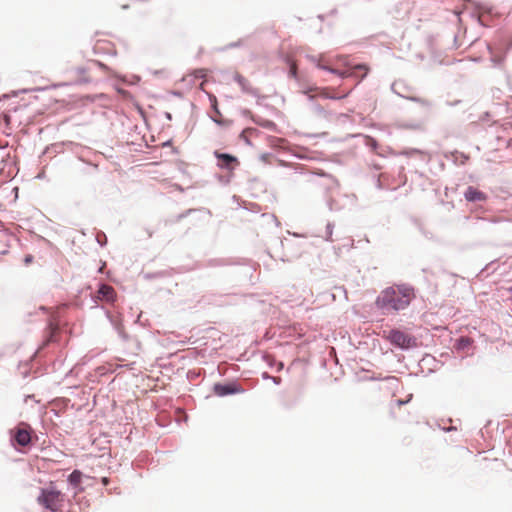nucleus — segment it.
<instances>
[{"mask_svg": "<svg viewBox=\"0 0 512 512\" xmlns=\"http://www.w3.org/2000/svg\"><path fill=\"white\" fill-rule=\"evenodd\" d=\"M375 305L384 315H388L406 309L409 306V300L400 297L395 287H387L377 296Z\"/></svg>", "mask_w": 512, "mask_h": 512, "instance_id": "f257e3e1", "label": "nucleus"}, {"mask_svg": "<svg viewBox=\"0 0 512 512\" xmlns=\"http://www.w3.org/2000/svg\"><path fill=\"white\" fill-rule=\"evenodd\" d=\"M37 501L45 509L57 512L64 502V495L51 483L48 487L40 489Z\"/></svg>", "mask_w": 512, "mask_h": 512, "instance_id": "f03ea898", "label": "nucleus"}, {"mask_svg": "<svg viewBox=\"0 0 512 512\" xmlns=\"http://www.w3.org/2000/svg\"><path fill=\"white\" fill-rule=\"evenodd\" d=\"M308 58L316 63L317 67L321 70H325L331 74H335L337 76H339L340 78H348V77H357V72L358 71H363V74L361 75L359 81H361L362 79H364L367 74H368V71H369V68L366 64H356L354 66H351L349 69L347 70H344V71H341V70H338V69H334V68H331L329 66H326V65H322L320 63L317 62V59L314 57V56H308Z\"/></svg>", "mask_w": 512, "mask_h": 512, "instance_id": "7ed1b4c3", "label": "nucleus"}, {"mask_svg": "<svg viewBox=\"0 0 512 512\" xmlns=\"http://www.w3.org/2000/svg\"><path fill=\"white\" fill-rule=\"evenodd\" d=\"M387 340L395 347L402 350H408L417 346V339L399 329L389 331Z\"/></svg>", "mask_w": 512, "mask_h": 512, "instance_id": "20e7f679", "label": "nucleus"}, {"mask_svg": "<svg viewBox=\"0 0 512 512\" xmlns=\"http://www.w3.org/2000/svg\"><path fill=\"white\" fill-rule=\"evenodd\" d=\"M213 155L217 159L216 166L230 174H233V171L240 165L238 158L232 154L215 150Z\"/></svg>", "mask_w": 512, "mask_h": 512, "instance_id": "39448f33", "label": "nucleus"}, {"mask_svg": "<svg viewBox=\"0 0 512 512\" xmlns=\"http://www.w3.org/2000/svg\"><path fill=\"white\" fill-rule=\"evenodd\" d=\"M213 392L219 397H225L234 394L244 393V388L236 381L226 383H215L213 385Z\"/></svg>", "mask_w": 512, "mask_h": 512, "instance_id": "423d86ee", "label": "nucleus"}, {"mask_svg": "<svg viewBox=\"0 0 512 512\" xmlns=\"http://www.w3.org/2000/svg\"><path fill=\"white\" fill-rule=\"evenodd\" d=\"M22 426L10 431L11 441L21 447H26L31 443V429L24 423H22Z\"/></svg>", "mask_w": 512, "mask_h": 512, "instance_id": "0eeeda50", "label": "nucleus"}, {"mask_svg": "<svg viewBox=\"0 0 512 512\" xmlns=\"http://www.w3.org/2000/svg\"><path fill=\"white\" fill-rule=\"evenodd\" d=\"M463 197L470 203H482L488 200V195L474 186H468L463 193Z\"/></svg>", "mask_w": 512, "mask_h": 512, "instance_id": "6e6552de", "label": "nucleus"}, {"mask_svg": "<svg viewBox=\"0 0 512 512\" xmlns=\"http://www.w3.org/2000/svg\"><path fill=\"white\" fill-rule=\"evenodd\" d=\"M234 80L239 84L243 93L252 95L254 97H258V90L253 88L247 79H245L242 75L236 73L234 75Z\"/></svg>", "mask_w": 512, "mask_h": 512, "instance_id": "1a4fd4ad", "label": "nucleus"}, {"mask_svg": "<svg viewBox=\"0 0 512 512\" xmlns=\"http://www.w3.org/2000/svg\"><path fill=\"white\" fill-rule=\"evenodd\" d=\"M98 294L101 299L107 302H113L116 297L115 290L110 285L103 283L99 285Z\"/></svg>", "mask_w": 512, "mask_h": 512, "instance_id": "9d476101", "label": "nucleus"}, {"mask_svg": "<svg viewBox=\"0 0 512 512\" xmlns=\"http://www.w3.org/2000/svg\"><path fill=\"white\" fill-rule=\"evenodd\" d=\"M396 293L403 297L404 299L409 300V304L411 303L412 299L415 297L414 294V288L408 284H400L396 286Z\"/></svg>", "mask_w": 512, "mask_h": 512, "instance_id": "9b49d317", "label": "nucleus"}, {"mask_svg": "<svg viewBox=\"0 0 512 512\" xmlns=\"http://www.w3.org/2000/svg\"><path fill=\"white\" fill-rule=\"evenodd\" d=\"M400 87H402V84L400 82H394L391 86V89L394 93H396L397 95H399L401 97L408 98V99L418 102L421 105L426 106V107L431 106V103L428 100L417 98V97H408V96L402 94L401 91L399 90Z\"/></svg>", "mask_w": 512, "mask_h": 512, "instance_id": "f8f14e48", "label": "nucleus"}, {"mask_svg": "<svg viewBox=\"0 0 512 512\" xmlns=\"http://www.w3.org/2000/svg\"><path fill=\"white\" fill-rule=\"evenodd\" d=\"M82 476V472L76 469L69 474L67 481L73 488L77 489L81 483Z\"/></svg>", "mask_w": 512, "mask_h": 512, "instance_id": "ddd939ff", "label": "nucleus"}, {"mask_svg": "<svg viewBox=\"0 0 512 512\" xmlns=\"http://www.w3.org/2000/svg\"><path fill=\"white\" fill-rule=\"evenodd\" d=\"M473 343V340L466 336H461L458 339H456L454 347L458 351H464L468 347H470Z\"/></svg>", "mask_w": 512, "mask_h": 512, "instance_id": "4468645a", "label": "nucleus"}, {"mask_svg": "<svg viewBox=\"0 0 512 512\" xmlns=\"http://www.w3.org/2000/svg\"><path fill=\"white\" fill-rule=\"evenodd\" d=\"M106 315H107V318L109 319L110 323L114 327V329L117 331L118 335L122 339L126 340L127 339V335L123 331V328H122V325H121L120 321H118L117 319L113 318L112 315L109 312H107Z\"/></svg>", "mask_w": 512, "mask_h": 512, "instance_id": "2eb2a0df", "label": "nucleus"}, {"mask_svg": "<svg viewBox=\"0 0 512 512\" xmlns=\"http://www.w3.org/2000/svg\"><path fill=\"white\" fill-rule=\"evenodd\" d=\"M333 229H334V224L332 222H328L326 225V235H325L326 241H332Z\"/></svg>", "mask_w": 512, "mask_h": 512, "instance_id": "dca6fc26", "label": "nucleus"}, {"mask_svg": "<svg viewBox=\"0 0 512 512\" xmlns=\"http://www.w3.org/2000/svg\"><path fill=\"white\" fill-rule=\"evenodd\" d=\"M96 240L100 244V246H105L107 243V237L103 232L97 235Z\"/></svg>", "mask_w": 512, "mask_h": 512, "instance_id": "f3484780", "label": "nucleus"}, {"mask_svg": "<svg viewBox=\"0 0 512 512\" xmlns=\"http://www.w3.org/2000/svg\"><path fill=\"white\" fill-rule=\"evenodd\" d=\"M209 98H210V101H211V105H212L213 110H214L218 115H220V111H219V109H218V107H217V100H216V97H215V96L210 95V96H209Z\"/></svg>", "mask_w": 512, "mask_h": 512, "instance_id": "a211bd4d", "label": "nucleus"}, {"mask_svg": "<svg viewBox=\"0 0 512 512\" xmlns=\"http://www.w3.org/2000/svg\"><path fill=\"white\" fill-rule=\"evenodd\" d=\"M349 94L346 93V94H343V95H329V94H325L324 97L327 98V99H333V100H340V99H343L345 97H347Z\"/></svg>", "mask_w": 512, "mask_h": 512, "instance_id": "6ab92c4d", "label": "nucleus"}, {"mask_svg": "<svg viewBox=\"0 0 512 512\" xmlns=\"http://www.w3.org/2000/svg\"><path fill=\"white\" fill-rule=\"evenodd\" d=\"M231 176H232V174L231 175H219L218 179L221 183L227 185L231 181Z\"/></svg>", "mask_w": 512, "mask_h": 512, "instance_id": "aec40b11", "label": "nucleus"}, {"mask_svg": "<svg viewBox=\"0 0 512 512\" xmlns=\"http://www.w3.org/2000/svg\"><path fill=\"white\" fill-rule=\"evenodd\" d=\"M367 145H368L371 149L376 150V148H377V146H378V143H377V141H376L375 139H373V138L369 137V138L367 139Z\"/></svg>", "mask_w": 512, "mask_h": 512, "instance_id": "412c9836", "label": "nucleus"}, {"mask_svg": "<svg viewBox=\"0 0 512 512\" xmlns=\"http://www.w3.org/2000/svg\"><path fill=\"white\" fill-rule=\"evenodd\" d=\"M289 76L293 77V78H297V68L294 64L290 65Z\"/></svg>", "mask_w": 512, "mask_h": 512, "instance_id": "4be33fe9", "label": "nucleus"}, {"mask_svg": "<svg viewBox=\"0 0 512 512\" xmlns=\"http://www.w3.org/2000/svg\"><path fill=\"white\" fill-rule=\"evenodd\" d=\"M194 211H195L194 209H188V210H186L184 213L179 214V215L177 216V220L179 221V220H181V219L185 218L186 216L190 215V214H191L192 212H194Z\"/></svg>", "mask_w": 512, "mask_h": 512, "instance_id": "5701e85b", "label": "nucleus"}, {"mask_svg": "<svg viewBox=\"0 0 512 512\" xmlns=\"http://www.w3.org/2000/svg\"><path fill=\"white\" fill-rule=\"evenodd\" d=\"M313 109H314L317 113H319V114L324 113V109H323L320 105H318V104H314V105H313Z\"/></svg>", "mask_w": 512, "mask_h": 512, "instance_id": "b1692460", "label": "nucleus"}, {"mask_svg": "<svg viewBox=\"0 0 512 512\" xmlns=\"http://www.w3.org/2000/svg\"><path fill=\"white\" fill-rule=\"evenodd\" d=\"M411 398H412V395H410L407 400H397V404L399 406L404 405V404L408 403L411 400Z\"/></svg>", "mask_w": 512, "mask_h": 512, "instance_id": "393cba45", "label": "nucleus"}, {"mask_svg": "<svg viewBox=\"0 0 512 512\" xmlns=\"http://www.w3.org/2000/svg\"><path fill=\"white\" fill-rule=\"evenodd\" d=\"M33 261V256L32 255H26L25 258H24V262L25 264H29Z\"/></svg>", "mask_w": 512, "mask_h": 512, "instance_id": "a878e982", "label": "nucleus"}, {"mask_svg": "<svg viewBox=\"0 0 512 512\" xmlns=\"http://www.w3.org/2000/svg\"><path fill=\"white\" fill-rule=\"evenodd\" d=\"M271 380H272V381H273V383H274V384H276V385H278V384H280V383H281V378H279V377H274V376H272V377H271Z\"/></svg>", "mask_w": 512, "mask_h": 512, "instance_id": "bb28decb", "label": "nucleus"}, {"mask_svg": "<svg viewBox=\"0 0 512 512\" xmlns=\"http://www.w3.org/2000/svg\"><path fill=\"white\" fill-rule=\"evenodd\" d=\"M76 71H77V73H78V74H84V73L86 72V68H84V67H78V68L76 69Z\"/></svg>", "mask_w": 512, "mask_h": 512, "instance_id": "cd10ccee", "label": "nucleus"}, {"mask_svg": "<svg viewBox=\"0 0 512 512\" xmlns=\"http://www.w3.org/2000/svg\"><path fill=\"white\" fill-rule=\"evenodd\" d=\"M265 359H267L268 364H269L270 366H272V365H273V361H272L271 356L267 355V356H265Z\"/></svg>", "mask_w": 512, "mask_h": 512, "instance_id": "c85d7f7f", "label": "nucleus"}, {"mask_svg": "<svg viewBox=\"0 0 512 512\" xmlns=\"http://www.w3.org/2000/svg\"><path fill=\"white\" fill-rule=\"evenodd\" d=\"M271 377H272V376H270L267 372H264V373L262 374V378H263V379H271Z\"/></svg>", "mask_w": 512, "mask_h": 512, "instance_id": "c756f323", "label": "nucleus"}, {"mask_svg": "<svg viewBox=\"0 0 512 512\" xmlns=\"http://www.w3.org/2000/svg\"><path fill=\"white\" fill-rule=\"evenodd\" d=\"M165 118L168 120H172V115L169 112H165Z\"/></svg>", "mask_w": 512, "mask_h": 512, "instance_id": "7c9ffc66", "label": "nucleus"}, {"mask_svg": "<svg viewBox=\"0 0 512 512\" xmlns=\"http://www.w3.org/2000/svg\"><path fill=\"white\" fill-rule=\"evenodd\" d=\"M212 120H213L216 124H218V125H220V124H221V122H220L218 119H216V118H212Z\"/></svg>", "mask_w": 512, "mask_h": 512, "instance_id": "2f4dec72", "label": "nucleus"}, {"mask_svg": "<svg viewBox=\"0 0 512 512\" xmlns=\"http://www.w3.org/2000/svg\"><path fill=\"white\" fill-rule=\"evenodd\" d=\"M21 373H22L23 377H27L28 376V371L27 370H25V371H23Z\"/></svg>", "mask_w": 512, "mask_h": 512, "instance_id": "473e14b6", "label": "nucleus"}, {"mask_svg": "<svg viewBox=\"0 0 512 512\" xmlns=\"http://www.w3.org/2000/svg\"><path fill=\"white\" fill-rule=\"evenodd\" d=\"M283 366H284L283 363L280 362L279 365H278V370H281L283 368Z\"/></svg>", "mask_w": 512, "mask_h": 512, "instance_id": "72a5a7b5", "label": "nucleus"}, {"mask_svg": "<svg viewBox=\"0 0 512 512\" xmlns=\"http://www.w3.org/2000/svg\"><path fill=\"white\" fill-rule=\"evenodd\" d=\"M271 125H274V124L272 122H270V121H267V124L265 125V127H269Z\"/></svg>", "mask_w": 512, "mask_h": 512, "instance_id": "f704fd0d", "label": "nucleus"}, {"mask_svg": "<svg viewBox=\"0 0 512 512\" xmlns=\"http://www.w3.org/2000/svg\"><path fill=\"white\" fill-rule=\"evenodd\" d=\"M44 177V173L38 174L37 178L42 179Z\"/></svg>", "mask_w": 512, "mask_h": 512, "instance_id": "c9c22d12", "label": "nucleus"}]
</instances>
